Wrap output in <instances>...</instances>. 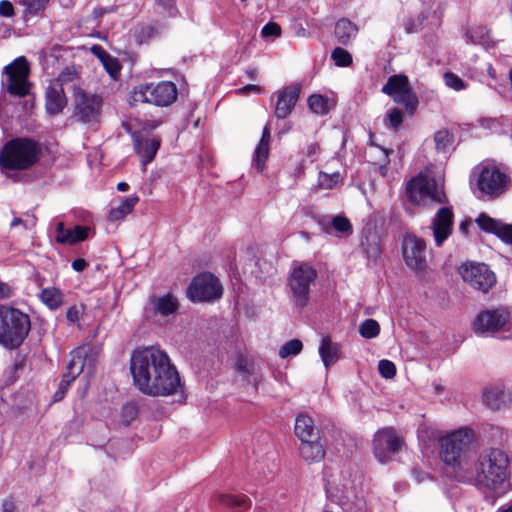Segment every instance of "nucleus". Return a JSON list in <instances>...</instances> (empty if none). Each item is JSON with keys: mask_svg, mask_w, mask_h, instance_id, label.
Here are the masks:
<instances>
[{"mask_svg": "<svg viewBox=\"0 0 512 512\" xmlns=\"http://www.w3.org/2000/svg\"><path fill=\"white\" fill-rule=\"evenodd\" d=\"M64 87L60 82H50L46 89V110L49 114H58L67 104Z\"/></svg>", "mask_w": 512, "mask_h": 512, "instance_id": "nucleus-24", "label": "nucleus"}, {"mask_svg": "<svg viewBox=\"0 0 512 512\" xmlns=\"http://www.w3.org/2000/svg\"><path fill=\"white\" fill-rule=\"evenodd\" d=\"M308 106L311 111L318 115H326L330 111L329 98L321 94H313L308 98Z\"/></svg>", "mask_w": 512, "mask_h": 512, "instance_id": "nucleus-36", "label": "nucleus"}, {"mask_svg": "<svg viewBox=\"0 0 512 512\" xmlns=\"http://www.w3.org/2000/svg\"><path fill=\"white\" fill-rule=\"evenodd\" d=\"M378 370L382 377L391 379L396 374V367L392 361L380 360L378 363Z\"/></svg>", "mask_w": 512, "mask_h": 512, "instance_id": "nucleus-49", "label": "nucleus"}, {"mask_svg": "<svg viewBox=\"0 0 512 512\" xmlns=\"http://www.w3.org/2000/svg\"><path fill=\"white\" fill-rule=\"evenodd\" d=\"M138 415V408L135 403H127L122 407L121 423L128 426Z\"/></svg>", "mask_w": 512, "mask_h": 512, "instance_id": "nucleus-46", "label": "nucleus"}, {"mask_svg": "<svg viewBox=\"0 0 512 512\" xmlns=\"http://www.w3.org/2000/svg\"><path fill=\"white\" fill-rule=\"evenodd\" d=\"M15 10L13 4L8 0L0 1V16L10 18L14 16Z\"/></svg>", "mask_w": 512, "mask_h": 512, "instance_id": "nucleus-54", "label": "nucleus"}, {"mask_svg": "<svg viewBox=\"0 0 512 512\" xmlns=\"http://www.w3.org/2000/svg\"><path fill=\"white\" fill-rule=\"evenodd\" d=\"M139 202V197L137 195H131L121 201V203L110 209L109 218L112 221H118L123 219L126 215L130 214L136 204Z\"/></svg>", "mask_w": 512, "mask_h": 512, "instance_id": "nucleus-33", "label": "nucleus"}, {"mask_svg": "<svg viewBox=\"0 0 512 512\" xmlns=\"http://www.w3.org/2000/svg\"><path fill=\"white\" fill-rule=\"evenodd\" d=\"M29 74L30 66L24 56H20L6 65L3 69V75L6 76L3 85L6 91L18 97L28 95L30 90Z\"/></svg>", "mask_w": 512, "mask_h": 512, "instance_id": "nucleus-10", "label": "nucleus"}, {"mask_svg": "<svg viewBox=\"0 0 512 512\" xmlns=\"http://www.w3.org/2000/svg\"><path fill=\"white\" fill-rule=\"evenodd\" d=\"M218 501L236 512H242L250 506V500L245 495L220 494Z\"/></svg>", "mask_w": 512, "mask_h": 512, "instance_id": "nucleus-34", "label": "nucleus"}, {"mask_svg": "<svg viewBox=\"0 0 512 512\" xmlns=\"http://www.w3.org/2000/svg\"><path fill=\"white\" fill-rule=\"evenodd\" d=\"M445 85L454 91H463L467 88L465 82L453 72H445L443 75Z\"/></svg>", "mask_w": 512, "mask_h": 512, "instance_id": "nucleus-44", "label": "nucleus"}, {"mask_svg": "<svg viewBox=\"0 0 512 512\" xmlns=\"http://www.w3.org/2000/svg\"><path fill=\"white\" fill-rule=\"evenodd\" d=\"M367 257L376 260L381 253L379 237L375 233H368L361 241Z\"/></svg>", "mask_w": 512, "mask_h": 512, "instance_id": "nucleus-35", "label": "nucleus"}, {"mask_svg": "<svg viewBox=\"0 0 512 512\" xmlns=\"http://www.w3.org/2000/svg\"><path fill=\"white\" fill-rule=\"evenodd\" d=\"M134 385L143 394L169 396L182 391L180 376L165 351L156 346L136 349L130 358Z\"/></svg>", "mask_w": 512, "mask_h": 512, "instance_id": "nucleus-1", "label": "nucleus"}, {"mask_svg": "<svg viewBox=\"0 0 512 512\" xmlns=\"http://www.w3.org/2000/svg\"><path fill=\"white\" fill-rule=\"evenodd\" d=\"M223 294L219 280L211 273L196 276L187 289V296L193 302H214Z\"/></svg>", "mask_w": 512, "mask_h": 512, "instance_id": "nucleus-13", "label": "nucleus"}, {"mask_svg": "<svg viewBox=\"0 0 512 512\" xmlns=\"http://www.w3.org/2000/svg\"><path fill=\"white\" fill-rule=\"evenodd\" d=\"M149 302L154 315L164 319L174 317L179 307L178 299L171 293L153 296Z\"/></svg>", "mask_w": 512, "mask_h": 512, "instance_id": "nucleus-21", "label": "nucleus"}, {"mask_svg": "<svg viewBox=\"0 0 512 512\" xmlns=\"http://www.w3.org/2000/svg\"><path fill=\"white\" fill-rule=\"evenodd\" d=\"M477 189L483 196L495 198L504 193L509 185L508 176L493 166L481 169L477 181Z\"/></svg>", "mask_w": 512, "mask_h": 512, "instance_id": "nucleus-15", "label": "nucleus"}, {"mask_svg": "<svg viewBox=\"0 0 512 512\" xmlns=\"http://www.w3.org/2000/svg\"><path fill=\"white\" fill-rule=\"evenodd\" d=\"M133 145L145 172L147 164L153 161L160 148V140L151 134L138 133L133 135Z\"/></svg>", "mask_w": 512, "mask_h": 512, "instance_id": "nucleus-19", "label": "nucleus"}, {"mask_svg": "<svg viewBox=\"0 0 512 512\" xmlns=\"http://www.w3.org/2000/svg\"><path fill=\"white\" fill-rule=\"evenodd\" d=\"M319 356L326 369L334 365L341 357V345L324 336L318 347Z\"/></svg>", "mask_w": 512, "mask_h": 512, "instance_id": "nucleus-25", "label": "nucleus"}, {"mask_svg": "<svg viewBox=\"0 0 512 512\" xmlns=\"http://www.w3.org/2000/svg\"><path fill=\"white\" fill-rule=\"evenodd\" d=\"M86 265H87L86 261L81 258L75 259L72 262V268L77 272L83 271L85 269Z\"/></svg>", "mask_w": 512, "mask_h": 512, "instance_id": "nucleus-60", "label": "nucleus"}, {"mask_svg": "<svg viewBox=\"0 0 512 512\" xmlns=\"http://www.w3.org/2000/svg\"><path fill=\"white\" fill-rule=\"evenodd\" d=\"M345 512H368L366 503L363 500H357L344 507Z\"/></svg>", "mask_w": 512, "mask_h": 512, "instance_id": "nucleus-55", "label": "nucleus"}, {"mask_svg": "<svg viewBox=\"0 0 512 512\" xmlns=\"http://www.w3.org/2000/svg\"><path fill=\"white\" fill-rule=\"evenodd\" d=\"M89 347L80 346L72 352L71 360L67 364V373L63 375V378L59 384V390H64L66 393L70 384L84 372L87 368V372L91 374L93 359L89 356Z\"/></svg>", "mask_w": 512, "mask_h": 512, "instance_id": "nucleus-18", "label": "nucleus"}, {"mask_svg": "<svg viewBox=\"0 0 512 512\" xmlns=\"http://www.w3.org/2000/svg\"><path fill=\"white\" fill-rule=\"evenodd\" d=\"M459 274L464 282L484 293L496 282L495 274L484 263L466 262L459 267Z\"/></svg>", "mask_w": 512, "mask_h": 512, "instance_id": "nucleus-14", "label": "nucleus"}, {"mask_svg": "<svg viewBox=\"0 0 512 512\" xmlns=\"http://www.w3.org/2000/svg\"><path fill=\"white\" fill-rule=\"evenodd\" d=\"M74 116L87 125L99 122L102 99L100 96L88 93L81 86H73Z\"/></svg>", "mask_w": 512, "mask_h": 512, "instance_id": "nucleus-11", "label": "nucleus"}, {"mask_svg": "<svg viewBox=\"0 0 512 512\" xmlns=\"http://www.w3.org/2000/svg\"><path fill=\"white\" fill-rule=\"evenodd\" d=\"M270 129L265 126L262 131V137L255 149L253 165L258 171H262L265 167V162L269 156V144H270Z\"/></svg>", "mask_w": 512, "mask_h": 512, "instance_id": "nucleus-27", "label": "nucleus"}, {"mask_svg": "<svg viewBox=\"0 0 512 512\" xmlns=\"http://www.w3.org/2000/svg\"><path fill=\"white\" fill-rule=\"evenodd\" d=\"M409 201L417 206L444 204L447 201L444 192V179L441 173L430 170L419 173L412 178L406 187Z\"/></svg>", "mask_w": 512, "mask_h": 512, "instance_id": "nucleus-4", "label": "nucleus"}, {"mask_svg": "<svg viewBox=\"0 0 512 512\" xmlns=\"http://www.w3.org/2000/svg\"><path fill=\"white\" fill-rule=\"evenodd\" d=\"M360 335L365 339H372L379 335L380 325L374 319H366L359 327Z\"/></svg>", "mask_w": 512, "mask_h": 512, "instance_id": "nucleus-41", "label": "nucleus"}, {"mask_svg": "<svg viewBox=\"0 0 512 512\" xmlns=\"http://www.w3.org/2000/svg\"><path fill=\"white\" fill-rule=\"evenodd\" d=\"M357 26L346 18H342L337 21L335 25V37L341 44H348L357 35Z\"/></svg>", "mask_w": 512, "mask_h": 512, "instance_id": "nucleus-32", "label": "nucleus"}, {"mask_svg": "<svg viewBox=\"0 0 512 512\" xmlns=\"http://www.w3.org/2000/svg\"><path fill=\"white\" fill-rule=\"evenodd\" d=\"M425 19H427L426 14H421V15L417 16L416 18L408 19L404 24L405 31L407 33L418 32L423 27Z\"/></svg>", "mask_w": 512, "mask_h": 512, "instance_id": "nucleus-48", "label": "nucleus"}, {"mask_svg": "<svg viewBox=\"0 0 512 512\" xmlns=\"http://www.w3.org/2000/svg\"><path fill=\"white\" fill-rule=\"evenodd\" d=\"M403 444L401 436L392 428L378 430L373 439V452L376 459L386 463L399 452Z\"/></svg>", "mask_w": 512, "mask_h": 512, "instance_id": "nucleus-16", "label": "nucleus"}, {"mask_svg": "<svg viewBox=\"0 0 512 512\" xmlns=\"http://www.w3.org/2000/svg\"><path fill=\"white\" fill-rule=\"evenodd\" d=\"M331 58L334 61L335 65L339 67H347L352 63L351 54L341 47H336L332 51Z\"/></svg>", "mask_w": 512, "mask_h": 512, "instance_id": "nucleus-43", "label": "nucleus"}, {"mask_svg": "<svg viewBox=\"0 0 512 512\" xmlns=\"http://www.w3.org/2000/svg\"><path fill=\"white\" fill-rule=\"evenodd\" d=\"M178 89L171 81H158L142 83L133 88L128 95V103L131 107L147 103L157 107H169L176 100Z\"/></svg>", "mask_w": 512, "mask_h": 512, "instance_id": "nucleus-8", "label": "nucleus"}, {"mask_svg": "<svg viewBox=\"0 0 512 512\" xmlns=\"http://www.w3.org/2000/svg\"><path fill=\"white\" fill-rule=\"evenodd\" d=\"M102 65L113 79H116L118 77L121 70V65L117 58L110 55L106 58Z\"/></svg>", "mask_w": 512, "mask_h": 512, "instance_id": "nucleus-47", "label": "nucleus"}, {"mask_svg": "<svg viewBox=\"0 0 512 512\" xmlns=\"http://www.w3.org/2000/svg\"><path fill=\"white\" fill-rule=\"evenodd\" d=\"M431 387L435 396H441L445 392V387L440 382L434 381Z\"/></svg>", "mask_w": 512, "mask_h": 512, "instance_id": "nucleus-62", "label": "nucleus"}, {"mask_svg": "<svg viewBox=\"0 0 512 512\" xmlns=\"http://www.w3.org/2000/svg\"><path fill=\"white\" fill-rule=\"evenodd\" d=\"M510 459L499 448H485L473 464V480L479 488L496 491L508 478Z\"/></svg>", "mask_w": 512, "mask_h": 512, "instance_id": "nucleus-2", "label": "nucleus"}, {"mask_svg": "<svg viewBox=\"0 0 512 512\" xmlns=\"http://www.w3.org/2000/svg\"><path fill=\"white\" fill-rule=\"evenodd\" d=\"M11 288L6 283H0V299H5L11 296Z\"/></svg>", "mask_w": 512, "mask_h": 512, "instance_id": "nucleus-61", "label": "nucleus"}, {"mask_svg": "<svg viewBox=\"0 0 512 512\" xmlns=\"http://www.w3.org/2000/svg\"><path fill=\"white\" fill-rule=\"evenodd\" d=\"M303 154L311 161L314 162L320 155V147L317 143H309L304 149Z\"/></svg>", "mask_w": 512, "mask_h": 512, "instance_id": "nucleus-53", "label": "nucleus"}, {"mask_svg": "<svg viewBox=\"0 0 512 512\" xmlns=\"http://www.w3.org/2000/svg\"><path fill=\"white\" fill-rule=\"evenodd\" d=\"M10 226L11 228L22 227L24 230H27L34 226V222H32L29 226V224L26 221L22 220L21 218L14 217Z\"/></svg>", "mask_w": 512, "mask_h": 512, "instance_id": "nucleus-57", "label": "nucleus"}, {"mask_svg": "<svg viewBox=\"0 0 512 512\" xmlns=\"http://www.w3.org/2000/svg\"><path fill=\"white\" fill-rule=\"evenodd\" d=\"M318 273L309 263L296 264L288 276V288L291 301L296 307H306L310 301L311 286Z\"/></svg>", "mask_w": 512, "mask_h": 512, "instance_id": "nucleus-9", "label": "nucleus"}, {"mask_svg": "<svg viewBox=\"0 0 512 512\" xmlns=\"http://www.w3.org/2000/svg\"><path fill=\"white\" fill-rule=\"evenodd\" d=\"M19 3L25 8V16H38L46 7V0H20Z\"/></svg>", "mask_w": 512, "mask_h": 512, "instance_id": "nucleus-40", "label": "nucleus"}, {"mask_svg": "<svg viewBox=\"0 0 512 512\" xmlns=\"http://www.w3.org/2000/svg\"><path fill=\"white\" fill-rule=\"evenodd\" d=\"M402 256L406 266L422 272L427 267L426 244L415 235H406L402 241Z\"/></svg>", "mask_w": 512, "mask_h": 512, "instance_id": "nucleus-17", "label": "nucleus"}, {"mask_svg": "<svg viewBox=\"0 0 512 512\" xmlns=\"http://www.w3.org/2000/svg\"><path fill=\"white\" fill-rule=\"evenodd\" d=\"M381 152L384 155L385 161L383 164H380L379 173L382 176H386L387 171H388V164H389V159H388L389 153H388V150H386V149H381Z\"/></svg>", "mask_w": 512, "mask_h": 512, "instance_id": "nucleus-58", "label": "nucleus"}, {"mask_svg": "<svg viewBox=\"0 0 512 512\" xmlns=\"http://www.w3.org/2000/svg\"><path fill=\"white\" fill-rule=\"evenodd\" d=\"M342 179V175L339 172L329 174L320 171L318 175V186L322 189L329 190L341 182Z\"/></svg>", "mask_w": 512, "mask_h": 512, "instance_id": "nucleus-39", "label": "nucleus"}, {"mask_svg": "<svg viewBox=\"0 0 512 512\" xmlns=\"http://www.w3.org/2000/svg\"><path fill=\"white\" fill-rule=\"evenodd\" d=\"M382 92L405 107L410 114L414 113L418 106V98L413 92L409 79L404 74L392 75L382 87Z\"/></svg>", "mask_w": 512, "mask_h": 512, "instance_id": "nucleus-12", "label": "nucleus"}, {"mask_svg": "<svg viewBox=\"0 0 512 512\" xmlns=\"http://www.w3.org/2000/svg\"><path fill=\"white\" fill-rule=\"evenodd\" d=\"M88 228L82 226H74L66 228L63 222L56 224V237L57 243L63 245H73L78 242L84 241L87 238Z\"/></svg>", "mask_w": 512, "mask_h": 512, "instance_id": "nucleus-23", "label": "nucleus"}, {"mask_svg": "<svg viewBox=\"0 0 512 512\" xmlns=\"http://www.w3.org/2000/svg\"><path fill=\"white\" fill-rule=\"evenodd\" d=\"M40 156L37 143L27 138L8 141L0 150L1 170H26L35 164Z\"/></svg>", "mask_w": 512, "mask_h": 512, "instance_id": "nucleus-7", "label": "nucleus"}, {"mask_svg": "<svg viewBox=\"0 0 512 512\" xmlns=\"http://www.w3.org/2000/svg\"><path fill=\"white\" fill-rule=\"evenodd\" d=\"M434 141L438 151L446 152L452 144L453 136L449 133L448 130L442 129L435 133Z\"/></svg>", "mask_w": 512, "mask_h": 512, "instance_id": "nucleus-42", "label": "nucleus"}, {"mask_svg": "<svg viewBox=\"0 0 512 512\" xmlns=\"http://www.w3.org/2000/svg\"><path fill=\"white\" fill-rule=\"evenodd\" d=\"M281 33V28L274 22L267 23L261 30V35L264 38L277 37Z\"/></svg>", "mask_w": 512, "mask_h": 512, "instance_id": "nucleus-52", "label": "nucleus"}, {"mask_svg": "<svg viewBox=\"0 0 512 512\" xmlns=\"http://www.w3.org/2000/svg\"><path fill=\"white\" fill-rule=\"evenodd\" d=\"M91 52L95 55L101 63H103L110 54L100 45H93L91 47Z\"/></svg>", "mask_w": 512, "mask_h": 512, "instance_id": "nucleus-56", "label": "nucleus"}, {"mask_svg": "<svg viewBox=\"0 0 512 512\" xmlns=\"http://www.w3.org/2000/svg\"><path fill=\"white\" fill-rule=\"evenodd\" d=\"M471 329L481 338L512 340V306L500 305L479 311Z\"/></svg>", "mask_w": 512, "mask_h": 512, "instance_id": "nucleus-3", "label": "nucleus"}, {"mask_svg": "<svg viewBox=\"0 0 512 512\" xmlns=\"http://www.w3.org/2000/svg\"><path fill=\"white\" fill-rule=\"evenodd\" d=\"M403 122V113L398 108H390L386 112L385 124L392 129H398Z\"/></svg>", "mask_w": 512, "mask_h": 512, "instance_id": "nucleus-45", "label": "nucleus"}, {"mask_svg": "<svg viewBox=\"0 0 512 512\" xmlns=\"http://www.w3.org/2000/svg\"><path fill=\"white\" fill-rule=\"evenodd\" d=\"M83 313H84V307L82 305H80V306L73 305L68 308V310L66 312V318L71 323H77V322H79Z\"/></svg>", "mask_w": 512, "mask_h": 512, "instance_id": "nucleus-51", "label": "nucleus"}, {"mask_svg": "<svg viewBox=\"0 0 512 512\" xmlns=\"http://www.w3.org/2000/svg\"><path fill=\"white\" fill-rule=\"evenodd\" d=\"M466 42L477 44L485 49H488L494 45L491 40L489 30L485 26H473L465 33Z\"/></svg>", "mask_w": 512, "mask_h": 512, "instance_id": "nucleus-31", "label": "nucleus"}, {"mask_svg": "<svg viewBox=\"0 0 512 512\" xmlns=\"http://www.w3.org/2000/svg\"><path fill=\"white\" fill-rule=\"evenodd\" d=\"M482 401L488 408L498 410L505 403L504 386L497 384L486 387L482 393Z\"/></svg>", "mask_w": 512, "mask_h": 512, "instance_id": "nucleus-28", "label": "nucleus"}, {"mask_svg": "<svg viewBox=\"0 0 512 512\" xmlns=\"http://www.w3.org/2000/svg\"><path fill=\"white\" fill-rule=\"evenodd\" d=\"M476 439L475 431L469 427H460L446 433L440 438V458L454 470L463 474L465 453L470 449Z\"/></svg>", "mask_w": 512, "mask_h": 512, "instance_id": "nucleus-5", "label": "nucleus"}, {"mask_svg": "<svg viewBox=\"0 0 512 512\" xmlns=\"http://www.w3.org/2000/svg\"><path fill=\"white\" fill-rule=\"evenodd\" d=\"M239 91L242 94H246V93H250V92L260 93L261 88L257 85L249 84V85H246V86L242 87L241 89H239Z\"/></svg>", "mask_w": 512, "mask_h": 512, "instance_id": "nucleus-63", "label": "nucleus"}, {"mask_svg": "<svg viewBox=\"0 0 512 512\" xmlns=\"http://www.w3.org/2000/svg\"><path fill=\"white\" fill-rule=\"evenodd\" d=\"M39 299L48 309L57 310L64 303V293L57 287H46L40 291Z\"/></svg>", "mask_w": 512, "mask_h": 512, "instance_id": "nucleus-30", "label": "nucleus"}, {"mask_svg": "<svg viewBox=\"0 0 512 512\" xmlns=\"http://www.w3.org/2000/svg\"><path fill=\"white\" fill-rule=\"evenodd\" d=\"M31 329L29 316L20 309L0 305V345L17 349L27 338Z\"/></svg>", "mask_w": 512, "mask_h": 512, "instance_id": "nucleus-6", "label": "nucleus"}, {"mask_svg": "<svg viewBox=\"0 0 512 512\" xmlns=\"http://www.w3.org/2000/svg\"><path fill=\"white\" fill-rule=\"evenodd\" d=\"M300 455L307 462H320L325 457V451L319 439L301 442Z\"/></svg>", "mask_w": 512, "mask_h": 512, "instance_id": "nucleus-29", "label": "nucleus"}, {"mask_svg": "<svg viewBox=\"0 0 512 512\" xmlns=\"http://www.w3.org/2000/svg\"><path fill=\"white\" fill-rule=\"evenodd\" d=\"M295 434L301 442L319 439V432L314 421L308 415L300 414L295 421Z\"/></svg>", "mask_w": 512, "mask_h": 512, "instance_id": "nucleus-26", "label": "nucleus"}, {"mask_svg": "<svg viewBox=\"0 0 512 512\" xmlns=\"http://www.w3.org/2000/svg\"><path fill=\"white\" fill-rule=\"evenodd\" d=\"M299 88L289 86L278 92V99L275 107V116L279 119L286 118L293 110L299 98Z\"/></svg>", "mask_w": 512, "mask_h": 512, "instance_id": "nucleus-22", "label": "nucleus"}, {"mask_svg": "<svg viewBox=\"0 0 512 512\" xmlns=\"http://www.w3.org/2000/svg\"><path fill=\"white\" fill-rule=\"evenodd\" d=\"M412 475H413V477L415 478V480H416L417 482H419V483H420V482H422V481H424L426 478H429V476H428L427 474H425V473H423V472H420V471H418L417 469H414V470L412 471Z\"/></svg>", "mask_w": 512, "mask_h": 512, "instance_id": "nucleus-64", "label": "nucleus"}, {"mask_svg": "<svg viewBox=\"0 0 512 512\" xmlns=\"http://www.w3.org/2000/svg\"><path fill=\"white\" fill-rule=\"evenodd\" d=\"M51 82H60L61 87H64V90H72L73 86H80L79 79L75 68L67 67L65 68L58 76L57 79L52 80Z\"/></svg>", "mask_w": 512, "mask_h": 512, "instance_id": "nucleus-37", "label": "nucleus"}, {"mask_svg": "<svg viewBox=\"0 0 512 512\" xmlns=\"http://www.w3.org/2000/svg\"><path fill=\"white\" fill-rule=\"evenodd\" d=\"M303 349V344L298 339H292L284 343L279 349V357L286 359L291 356L298 355Z\"/></svg>", "mask_w": 512, "mask_h": 512, "instance_id": "nucleus-38", "label": "nucleus"}, {"mask_svg": "<svg viewBox=\"0 0 512 512\" xmlns=\"http://www.w3.org/2000/svg\"><path fill=\"white\" fill-rule=\"evenodd\" d=\"M3 512H18L16 504L11 499H6L2 503Z\"/></svg>", "mask_w": 512, "mask_h": 512, "instance_id": "nucleus-59", "label": "nucleus"}, {"mask_svg": "<svg viewBox=\"0 0 512 512\" xmlns=\"http://www.w3.org/2000/svg\"><path fill=\"white\" fill-rule=\"evenodd\" d=\"M453 212L450 207L440 208L431 221V230L437 247L450 236L453 225Z\"/></svg>", "mask_w": 512, "mask_h": 512, "instance_id": "nucleus-20", "label": "nucleus"}, {"mask_svg": "<svg viewBox=\"0 0 512 512\" xmlns=\"http://www.w3.org/2000/svg\"><path fill=\"white\" fill-rule=\"evenodd\" d=\"M332 225L334 229L341 234H350L352 230V226L350 221L341 216H336L333 218Z\"/></svg>", "mask_w": 512, "mask_h": 512, "instance_id": "nucleus-50", "label": "nucleus"}]
</instances>
